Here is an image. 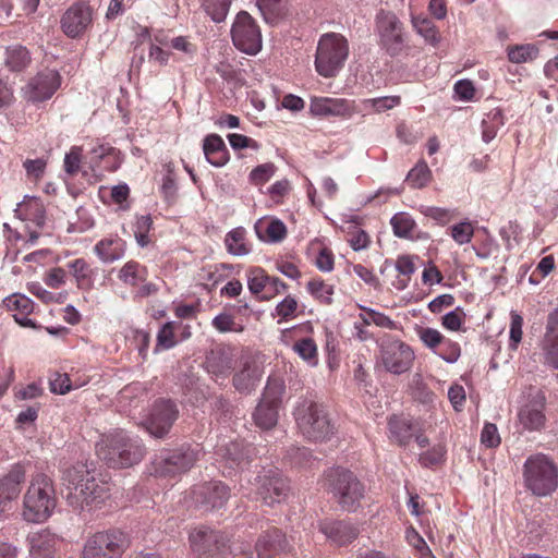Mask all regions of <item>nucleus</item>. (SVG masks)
Here are the masks:
<instances>
[{
    "label": "nucleus",
    "instance_id": "1",
    "mask_svg": "<svg viewBox=\"0 0 558 558\" xmlns=\"http://www.w3.org/2000/svg\"><path fill=\"white\" fill-rule=\"evenodd\" d=\"M62 480L66 484V500L75 510L97 506L109 497L107 483L97 481L86 464L77 463L64 471Z\"/></svg>",
    "mask_w": 558,
    "mask_h": 558
},
{
    "label": "nucleus",
    "instance_id": "2",
    "mask_svg": "<svg viewBox=\"0 0 558 558\" xmlns=\"http://www.w3.org/2000/svg\"><path fill=\"white\" fill-rule=\"evenodd\" d=\"M96 453L107 466L125 469L140 463L146 453V448L137 437L118 429L102 435L96 445Z\"/></svg>",
    "mask_w": 558,
    "mask_h": 558
},
{
    "label": "nucleus",
    "instance_id": "3",
    "mask_svg": "<svg viewBox=\"0 0 558 558\" xmlns=\"http://www.w3.org/2000/svg\"><path fill=\"white\" fill-rule=\"evenodd\" d=\"M324 487L343 511L354 512L365 495V487L350 470L338 466L324 474Z\"/></svg>",
    "mask_w": 558,
    "mask_h": 558
},
{
    "label": "nucleus",
    "instance_id": "4",
    "mask_svg": "<svg viewBox=\"0 0 558 558\" xmlns=\"http://www.w3.org/2000/svg\"><path fill=\"white\" fill-rule=\"evenodd\" d=\"M56 505L57 497L51 477L44 473H37L32 477L24 495V519L33 523L44 522L51 515Z\"/></svg>",
    "mask_w": 558,
    "mask_h": 558
},
{
    "label": "nucleus",
    "instance_id": "5",
    "mask_svg": "<svg viewBox=\"0 0 558 558\" xmlns=\"http://www.w3.org/2000/svg\"><path fill=\"white\" fill-rule=\"evenodd\" d=\"M294 416L299 429L310 440L325 441L335 434V426L323 404L305 400L299 404Z\"/></svg>",
    "mask_w": 558,
    "mask_h": 558
},
{
    "label": "nucleus",
    "instance_id": "6",
    "mask_svg": "<svg viewBox=\"0 0 558 558\" xmlns=\"http://www.w3.org/2000/svg\"><path fill=\"white\" fill-rule=\"evenodd\" d=\"M526 487L536 496L550 495L558 485V470L553 460L545 454L527 458L524 463Z\"/></svg>",
    "mask_w": 558,
    "mask_h": 558
},
{
    "label": "nucleus",
    "instance_id": "7",
    "mask_svg": "<svg viewBox=\"0 0 558 558\" xmlns=\"http://www.w3.org/2000/svg\"><path fill=\"white\" fill-rule=\"evenodd\" d=\"M349 53L345 38L336 33L322 36L316 51V71L325 76L332 77L342 68Z\"/></svg>",
    "mask_w": 558,
    "mask_h": 558
},
{
    "label": "nucleus",
    "instance_id": "8",
    "mask_svg": "<svg viewBox=\"0 0 558 558\" xmlns=\"http://www.w3.org/2000/svg\"><path fill=\"white\" fill-rule=\"evenodd\" d=\"M129 545L128 536L120 530L99 531L86 539L82 558H122Z\"/></svg>",
    "mask_w": 558,
    "mask_h": 558
},
{
    "label": "nucleus",
    "instance_id": "9",
    "mask_svg": "<svg viewBox=\"0 0 558 558\" xmlns=\"http://www.w3.org/2000/svg\"><path fill=\"white\" fill-rule=\"evenodd\" d=\"M198 460V451L191 446L161 450L150 462V473L156 476H174L189 471Z\"/></svg>",
    "mask_w": 558,
    "mask_h": 558
},
{
    "label": "nucleus",
    "instance_id": "10",
    "mask_svg": "<svg viewBox=\"0 0 558 558\" xmlns=\"http://www.w3.org/2000/svg\"><path fill=\"white\" fill-rule=\"evenodd\" d=\"M378 345L379 360L387 372L401 375L411 369L415 354L408 343L386 335L380 339Z\"/></svg>",
    "mask_w": 558,
    "mask_h": 558
},
{
    "label": "nucleus",
    "instance_id": "11",
    "mask_svg": "<svg viewBox=\"0 0 558 558\" xmlns=\"http://www.w3.org/2000/svg\"><path fill=\"white\" fill-rule=\"evenodd\" d=\"M189 539L198 558L225 557L229 554L230 538L221 531L201 526L190 533Z\"/></svg>",
    "mask_w": 558,
    "mask_h": 558
},
{
    "label": "nucleus",
    "instance_id": "12",
    "mask_svg": "<svg viewBox=\"0 0 558 558\" xmlns=\"http://www.w3.org/2000/svg\"><path fill=\"white\" fill-rule=\"evenodd\" d=\"M233 45L244 53L256 54L262 49V34L254 19L245 11L238 13L231 28Z\"/></svg>",
    "mask_w": 558,
    "mask_h": 558
},
{
    "label": "nucleus",
    "instance_id": "13",
    "mask_svg": "<svg viewBox=\"0 0 558 558\" xmlns=\"http://www.w3.org/2000/svg\"><path fill=\"white\" fill-rule=\"evenodd\" d=\"M239 362L235 348L229 344H218L207 352L204 366L210 377L223 385Z\"/></svg>",
    "mask_w": 558,
    "mask_h": 558
},
{
    "label": "nucleus",
    "instance_id": "14",
    "mask_svg": "<svg viewBox=\"0 0 558 558\" xmlns=\"http://www.w3.org/2000/svg\"><path fill=\"white\" fill-rule=\"evenodd\" d=\"M379 44L392 57L401 53L404 47L403 25L391 12L380 11L376 16Z\"/></svg>",
    "mask_w": 558,
    "mask_h": 558
},
{
    "label": "nucleus",
    "instance_id": "15",
    "mask_svg": "<svg viewBox=\"0 0 558 558\" xmlns=\"http://www.w3.org/2000/svg\"><path fill=\"white\" fill-rule=\"evenodd\" d=\"M178 417L179 409L172 400L158 399L151 407L145 427L151 436L162 438L170 432Z\"/></svg>",
    "mask_w": 558,
    "mask_h": 558
},
{
    "label": "nucleus",
    "instance_id": "16",
    "mask_svg": "<svg viewBox=\"0 0 558 558\" xmlns=\"http://www.w3.org/2000/svg\"><path fill=\"white\" fill-rule=\"evenodd\" d=\"M290 487L288 481L278 470H268L257 478V496L266 506H274L283 501Z\"/></svg>",
    "mask_w": 558,
    "mask_h": 558
},
{
    "label": "nucleus",
    "instance_id": "17",
    "mask_svg": "<svg viewBox=\"0 0 558 558\" xmlns=\"http://www.w3.org/2000/svg\"><path fill=\"white\" fill-rule=\"evenodd\" d=\"M191 495L195 506L205 511L221 508L230 496L228 486L221 482L196 485Z\"/></svg>",
    "mask_w": 558,
    "mask_h": 558
},
{
    "label": "nucleus",
    "instance_id": "18",
    "mask_svg": "<svg viewBox=\"0 0 558 558\" xmlns=\"http://www.w3.org/2000/svg\"><path fill=\"white\" fill-rule=\"evenodd\" d=\"M59 86V73L56 70L46 69L34 76L23 92L27 100L38 102L49 99Z\"/></svg>",
    "mask_w": 558,
    "mask_h": 558
},
{
    "label": "nucleus",
    "instance_id": "19",
    "mask_svg": "<svg viewBox=\"0 0 558 558\" xmlns=\"http://www.w3.org/2000/svg\"><path fill=\"white\" fill-rule=\"evenodd\" d=\"M239 369L233 374L232 385L241 395L252 393L262 379V369L254 357L242 354L239 357Z\"/></svg>",
    "mask_w": 558,
    "mask_h": 558
},
{
    "label": "nucleus",
    "instance_id": "20",
    "mask_svg": "<svg viewBox=\"0 0 558 558\" xmlns=\"http://www.w3.org/2000/svg\"><path fill=\"white\" fill-rule=\"evenodd\" d=\"M318 531L336 546L351 544L360 534L359 527L347 520L324 519L318 522Z\"/></svg>",
    "mask_w": 558,
    "mask_h": 558
},
{
    "label": "nucleus",
    "instance_id": "21",
    "mask_svg": "<svg viewBox=\"0 0 558 558\" xmlns=\"http://www.w3.org/2000/svg\"><path fill=\"white\" fill-rule=\"evenodd\" d=\"M310 110L316 117L351 118L357 112L354 101L329 97L312 98Z\"/></svg>",
    "mask_w": 558,
    "mask_h": 558
},
{
    "label": "nucleus",
    "instance_id": "22",
    "mask_svg": "<svg viewBox=\"0 0 558 558\" xmlns=\"http://www.w3.org/2000/svg\"><path fill=\"white\" fill-rule=\"evenodd\" d=\"M92 22V11L86 4L78 2L71 5L61 17L63 32L72 38L80 36Z\"/></svg>",
    "mask_w": 558,
    "mask_h": 558
},
{
    "label": "nucleus",
    "instance_id": "23",
    "mask_svg": "<svg viewBox=\"0 0 558 558\" xmlns=\"http://www.w3.org/2000/svg\"><path fill=\"white\" fill-rule=\"evenodd\" d=\"M25 473V468L16 463L0 478V515L7 510L9 504L19 497Z\"/></svg>",
    "mask_w": 558,
    "mask_h": 558
},
{
    "label": "nucleus",
    "instance_id": "24",
    "mask_svg": "<svg viewBox=\"0 0 558 558\" xmlns=\"http://www.w3.org/2000/svg\"><path fill=\"white\" fill-rule=\"evenodd\" d=\"M544 364L558 369V311L547 316L546 331L542 341Z\"/></svg>",
    "mask_w": 558,
    "mask_h": 558
},
{
    "label": "nucleus",
    "instance_id": "25",
    "mask_svg": "<svg viewBox=\"0 0 558 558\" xmlns=\"http://www.w3.org/2000/svg\"><path fill=\"white\" fill-rule=\"evenodd\" d=\"M287 548L288 541L284 534L279 529L272 527L258 537L255 545L256 558H274ZM248 558H254L252 551H250Z\"/></svg>",
    "mask_w": 558,
    "mask_h": 558
},
{
    "label": "nucleus",
    "instance_id": "26",
    "mask_svg": "<svg viewBox=\"0 0 558 558\" xmlns=\"http://www.w3.org/2000/svg\"><path fill=\"white\" fill-rule=\"evenodd\" d=\"M545 396L537 390L532 400L529 401L519 412L520 423L525 429L538 430L545 424Z\"/></svg>",
    "mask_w": 558,
    "mask_h": 558
},
{
    "label": "nucleus",
    "instance_id": "27",
    "mask_svg": "<svg viewBox=\"0 0 558 558\" xmlns=\"http://www.w3.org/2000/svg\"><path fill=\"white\" fill-rule=\"evenodd\" d=\"M15 214L20 219L31 221L38 228H43L45 225V206L37 197L26 196L23 202L17 204Z\"/></svg>",
    "mask_w": 558,
    "mask_h": 558
},
{
    "label": "nucleus",
    "instance_id": "28",
    "mask_svg": "<svg viewBox=\"0 0 558 558\" xmlns=\"http://www.w3.org/2000/svg\"><path fill=\"white\" fill-rule=\"evenodd\" d=\"M203 150L207 161L214 167H223L229 161V151L223 140L217 134L207 135Z\"/></svg>",
    "mask_w": 558,
    "mask_h": 558
},
{
    "label": "nucleus",
    "instance_id": "29",
    "mask_svg": "<svg viewBox=\"0 0 558 558\" xmlns=\"http://www.w3.org/2000/svg\"><path fill=\"white\" fill-rule=\"evenodd\" d=\"M57 537L48 530L36 533L31 538V554L34 558H52L56 553Z\"/></svg>",
    "mask_w": 558,
    "mask_h": 558
},
{
    "label": "nucleus",
    "instance_id": "30",
    "mask_svg": "<svg viewBox=\"0 0 558 558\" xmlns=\"http://www.w3.org/2000/svg\"><path fill=\"white\" fill-rule=\"evenodd\" d=\"M94 251L101 262L113 263L124 256L125 242L121 239H104L95 245Z\"/></svg>",
    "mask_w": 558,
    "mask_h": 558
},
{
    "label": "nucleus",
    "instance_id": "31",
    "mask_svg": "<svg viewBox=\"0 0 558 558\" xmlns=\"http://www.w3.org/2000/svg\"><path fill=\"white\" fill-rule=\"evenodd\" d=\"M255 231L260 240L271 243L281 242L287 235V228L279 219L268 221L265 228L264 222L258 221L255 223Z\"/></svg>",
    "mask_w": 558,
    "mask_h": 558
},
{
    "label": "nucleus",
    "instance_id": "32",
    "mask_svg": "<svg viewBox=\"0 0 558 558\" xmlns=\"http://www.w3.org/2000/svg\"><path fill=\"white\" fill-rule=\"evenodd\" d=\"M246 230L238 227L229 231L225 238V244L228 253L234 256H244L251 252V247L245 241Z\"/></svg>",
    "mask_w": 558,
    "mask_h": 558
},
{
    "label": "nucleus",
    "instance_id": "33",
    "mask_svg": "<svg viewBox=\"0 0 558 558\" xmlns=\"http://www.w3.org/2000/svg\"><path fill=\"white\" fill-rule=\"evenodd\" d=\"M391 437L400 445L405 446L414 435V427L410 421L399 416H392L388 421Z\"/></svg>",
    "mask_w": 558,
    "mask_h": 558
},
{
    "label": "nucleus",
    "instance_id": "34",
    "mask_svg": "<svg viewBox=\"0 0 558 558\" xmlns=\"http://www.w3.org/2000/svg\"><path fill=\"white\" fill-rule=\"evenodd\" d=\"M264 20L267 23H275L288 12V0H256Z\"/></svg>",
    "mask_w": 558,
    "mask_h": 558
},
{
    "label": "nucleus",
    "instance_id": "35",
    "mask_svg": "<svg viewBox=\"0 0 558 558\" xmlns=\"http://www.w3.org/2000/svg\"><path fill=\"white\" fill-rule=\"evenodd\" d=\"M146 274V267L141 266L135 260H130L120 269L118 277L125 284L134 287L145 280Z\"/></svg>",
    "mask_w": 558,
    "mask_h": 558
},
{
    "label": "nucleus",
    "instance_id": "36",
    "mask_svg": "<svg viewBox=\"0 0 558 558\" xmlns=\"http://www.w3.org/2000/svg\"><path fill=\"white\" fill-rule=\"evenodd\" d=\"M255 424L263 429L272 428L278 421V408L275 405H267L266 403H258L255 412L253 413Z\"/></svg>",
    "mask_w": 558,
    "mask_h": 558
},
{
    "label": "nucleus",
    "instance_id": "37",
    "mask_svg": "<svg viewBox=\"0 0 558 558\" xmlns=\"http://www.w3.org/2000/svg\"><path fill=\"white\" fill-rule=\"evenodd\" d=\"M31 61L28 50L20 45L7 49L5 64L11 71H22Z\"/></svg>",
    "mask_w": 558,
    "mask_h": 558
},
{
    "label": "nucleus",
    "instance_id": "38",
    "mask_svg": "<svg viewBox=\"0 0 558 558\" xmlns=\"http://www.w3.org/2000/svg\"><path fill=\"white\" fill-rule=\"evenodd\" d=\"M412 25L417 34L424 37L426 43L430 44L432 46H436L439 43L440 37L438 31L429 19L412 16Z\"/></svg>",
    "mask_w": 558,
    "mask_h": 558
},
{
    "label": "nucleus",
    "instance_id": "39",
    "mask_svg": "<svg viewBox=\"0 0 558 558\" xmlns=\"http://www.w3.org/2000/svg\"><path fill=\"white\" fill-rule=\"evenodd\" d=\"M538 56L535 45H517L508 48V59L513 63H524L534 60Z\"/></svg>",
    "mask_w": 558,
    "mask_h": 558
},
{
    "label": "nucleus",
    "instance_id": "40",
    "mask_svg": "<svg viewBox=\"0 0 558 558\" xmlns=\"http://www.w3.org/2000/svg\"><path fill=\"white\" fill-rule=\"evenodd\" d=\"M230 4L231 0H203L204 10L216 23L226 19Z\"/></svg>",
    "mask_w": 558,
    "mask_h": 558
},
{
    "label": "nucleus",
    "instance_id": "41",
    "mask_svg": "<svg viewBox=\"0 0 558 558\" xmlns=\"http://www.w3.org/2000/svg\"><path fill=\"white\" fill-rule=\"evenodd\" d=\"M284 391V386L279 380H268L262 400L259 403H266L267 405L280 407L281 398Z\"/></svg>",
    "mask_w": 558,
    "mask_h": 558
},
{
    "label": "nucleus",
    "instance_id": "42",
    "mask_svg": "<svg viewBox=\"0 0 558 558\" xmlns=\"http://www.w3.org/2000/svg\"><path fill=\"white\" fill-rule=\"evenodd\" d=\"M430 179V170L425 161L418 162L407 175V182L414 189H422Z\"/></svg>",
    "mask_w": 558,
    "mask_h": 558
},
{
    "label": "nucleus",
    "instance_id": "43",
    "mask_svg": "<svg viewBox=\"0 0 558 558\" xmlns=\"http://www.w3.org/2000/svg\"><path fill=\"white\" fill-rule=\"evenodd\" d=\"M5 306L11 311H17V314L28 315L33 312V301L23 294H13L4 299Z\"/></svg>",
    "mask_w": 558,
    "mask_h": 558
},
{
    "label": "nucleus",
    "instance_id": "44",
    "mask_svg": "<svg viewBox=\"0 0 558 558\" xmlns=\"http://www.w3.org/2000/svg\"><path fill=\"white\" fill-rule=\"evenodd\" d=\"M307 289L312 295L325 304L332 302L333 289L323 280L313 279L307 283Z\"/></svg>",
    "mask_w": 558,
    "mask_h": 558
},
{
    "label": "nucleus",
    "instance_id": "45",
    "mask_svg": "<svg viewBox=\"0 0 558 558\" xmlns=\"http://www.w3.org/2000/svg\"><path fill=\"white\" fill-rule=\"evenodd\" d=\"M68 267L71 269L73 276L75 277L77 287H83L85 282L90 279L92 269L85 259L77 258L69 263Z\"/></svg>",
    "mask_w": 558,
    "mask_h": 558
},
{
    "label": "nucleus",
    "instance_id": "46",
    "mask_svg": "<svg viewBox=\"0 0 558 558\" xmlns=\"http://www.w3.org/2000/svg\"><path fill=\"white\" fill-rule=\"evenodd\" d=\"M46 167L47 160L44 158L26 159L23 162V168L25 169L26 177L31 181L40 180L46 172Z\"/></svg>",
    "mask_w": 558,
    "mask_h": 558
},
{
    "label": "nucleus",
    "instance_id": "47",
    "mask_svg": "<svg viewBox=\"0 0 558 558\" xmlns=\"http://www.w3.org/2000/svg\"><path fill=\"white\" fill-rule=\"evenodd\" d=\"M294 352L305 361L312 362L317 357V345L312 338H303L293 345Z\"/></svg>",
    "mask_w": 558,
    "mask_h": 558
},
{
    "label": "nucleus",
    "instance_id": "48",
    "mask_svg": "<svg viewBox=\"0 0 558 558\" xmlns=\"http://www.w3.org/2000/svg\"><path fill=\"white\" fill-rule=\"evenodd\" d=\"M248 289L253 294L260 293L265 288H267L268 276L265 274V270L256 267L250 270L248 272Z\"/></svg>",
    "mask_w": 558,
    "mask_h": 558
},
{
    "label": "nucleus",
    "instance_id": "49",
    "mask_svg": "<svg viewBox=\"0 0 558 558\" xmlns=\"http://www.w3.org/2000/svg\"><path fill=\"white\" fill-rule=\"evenodd\" d=\"M417 335L420 340L429 349L441 345L445 340L444 336L437 329L430 327L417 328Z\"/></svg>",
    "mask_w": 558,
    "mask_h": 558
},
{
    "label": "nucleus",
    "instance_id": "50",
    "mask_svg": "<svg viewBox=\"0 0 558 558\" xmlns=\"http://www.w3.org/2000/svg\"><path fill=\"white\" fill-rule=\"evenodd\" d=\"M276 167L271 162L263 163L254 168L250 173V182L255 185H262L269 181L274 175Z\"/></svg>",
    "mask_w": 558,
    "mask_h": 558
},
{
    "label": "nucleus",
    "instance_id": "51",
    "mask_svg": "<svg viewBox=\"0 0 558 558\" xmlns=\"http://www.w3.org/2000/svg\"><path fill=\"white\" fill-rule=\"evenodd\" d=\"M393 232L399 238H407L414 228V221L407 216L396 215L391 218Z\"/></svg>",
    "mask_w": 558,
    "mask_h": 558
},
{
    "label": "nucleus",
    "instance_id": "52",
    "mask_svg": "<svg viewBox=\"0 0 558 558\" xmlns=\"http://www.w3.org/2000/svg\"><path fill=\"white\" fill-rule=\"evenodd\" d=\"M473 234V227L468 221H463L451 227V236L460 245L469 243L472 240Z\"/></svg>",
    "mask_w": 558,
    "mask_h": 558
},
{
    "label": "nucleus",
    "instance_id": "53",
    "mask_svg": "<svg viewBox=\"0 0 558 558\" xmlns=\"http://www.w3.org/2000/svg\"><path fill=\"white\" fill-rule=\"evenodd\" d=\"M174 323H166L158 331L157 335V347L162 349H171L174 347Z\"/></svg>",
    "mask_w": 558,
    "mask_h": 558
},
{
    "label": "nucleus",
    "instance_id": "54",
    "mask_svg": "<svg viewBox=\"0 0 558 558\" xmlns=\"http://www.w3.org/2000/svg\"><path fill=\"white\" fill-rule=\"evenodd\" d=\"M81 147H72L64 157V171L70 175H75L81 168Z\"/></svg>",
    "mask_w": 558,
    "mask_h": 558
},
{
    "label": "nucleus",
    "instance_id": "55",
    "mask_svg": "<svg viewBox=\"0 0 558 558\" xmlns=\"http://www.w3.org/2000/svg\"><path fill=\"white\" fill-rule=\"evenodd\" d=\"M364 322L368 325L371 323L375 324L378 327L387 328L390 330L397 329V324L387 315L376 312L374 310H368L366 312V317Z\"/></svg>",
    "mask_w": 558,
    "mask_h": 558
},
{
    "label": "nucleus",
    "instance_id": "56",
    "mask_svg": "<svg viewBox=\"0 0 558 558\" xmlns=\"http://www.w3.org/2000/svg\"><path fill=\"white\" fill-rule=\"evenodd\" d=\"M510 318H511V323H510V340H511V345L513 348H517L518 344L522 340L523 318L515 311H512L510 313Z\"/></svg>",
    "mask_w": 558,
    "mask_h": 558
},
{
    "label": "nucleus",
    "instance_id": "57",
    "mask_svg": "<svg viewBox=\"0 0 558 558\" xmlns=\"http://www.w3.org/2000/svg\"><path fill=\"white\" fill-rule=\"evenodd\" d=\"M399 104H400L399 96H386V97H379V98H373V99L365 100V105H369L377 112H383V111L392 109L393 107L398 106Z\"/></svg>",
    "mask_w": 558,
    "mask_h": 558
},
{
    "label": "nucleus",
    "instance_id": "58",
    "mask_svg": "<svg viewBox=\"0 0 558 558\" xmlns=\"http://www.w3.org/2000/svg\"><path fill=\"white\" fill-rule=\"evenodd\" d=\"M481 442L488 448H495L500 444V436L497 426L493 423H486L481 434Z\"/></svg>",
    "mask_w": 558,
    "mask_h": 558
},
{
    "label": "nucleus",
    "instance_id": "59",
    "mask_svg": "<svg viewBox=\"0 0 558 558\" xmlns=\"http://www.w3.org/2000/svg\"><path fill=\"white\" fill-rule=\"evenodd\" d=\"M461 354L460 345L450 340L445 339L441 344V352L439 353L440 357L447 363H454L458 361Z\"/></svg>",
    "mask_w": 558,
    "mask_h": 558
},
{
    "label": "nucleus",
    "instance_id": "60",
    "mask_svg": "<svg viewBox=\"0 0 558 558\" xmlns=\"http://www.w3.org/2000/svg\"><path fill=\"white\" fill-rule=\"evenodd\" d=\"M464 313L460 307L444 315L442 326L451 331H458L463 323Z\"/></svg>",
    "mask_w": 558,
    "mask_h": 558
},
{
    "label": "nucleus",
    "instance_id": "61",
    "mask_svg": "<svg viewBox=\"0 0 558 558\" xmlns=\"http://www.w3.org/2000/svg\"><path fill=\"white\" fill-rule=\"evenodd\" d=\"M213 326L220 332L240 331L236 329L233 317L230 314L221 313L213 319Z\"/></svg>",
    "mask_w": 558,
    "mask_h": 558
},
{
    "label": "nucleus",
    "instance_id": "62",
    "mask_svg": "<svg viewBox=\"0 0 558 558\" xmlns=\"http://www.w3.org/2000/svg\"><path fill=\"white\" fill-rule=\"evenodd\" d=\"M296 308V300L291 295H288L277 305L276 312L282 319H288L294 316Z\"/></svg>",
    "mask_w": 558,
    "mask_h": 558
},
{
    "label": "nucleus",
    "instance_id": "63",
    "mask_svg": "<svg viewBox=\"0 0 558 558\" xmlns=\"http://www.w3.org/2000/svg\"><path fill=\"white\" fill-rule=\"evenodd\" d=\"M228 141L233 149H241L246 147H251L253 149L259 148V145L256 141L242 134L231 133L228 135Z\"/></svg>",
    "mask_w": 558,
    "mask_h": 558
},
{
    "label": "nucleus",
    "instance_id": "64",
    "mask_svg": "<svg viewBox=\"0 0 558 558\" xmlns=\"http://www.w3.org/2000/svg\"><path fill=\"white\" fill-rule=\"evenodd\" d=\"M50 390L53 393L65 395L71 390L70 378L66 374H56L50 380Z\"/></svg>",
    "mask_w": 558,
    "mask_h": 558
}]
</instances>
